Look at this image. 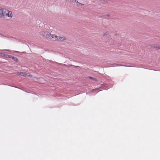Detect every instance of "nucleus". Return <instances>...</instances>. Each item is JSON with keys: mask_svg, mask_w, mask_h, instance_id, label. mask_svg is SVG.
Instances as JSON below:
<instances>
[{"mask_svg": "<svg viewBox=\"0 0 160 160\" xmlns=\"http://www.w3.org/2000/svg\"><path fill=\"white\" fill-rule=\"evenodd\" d=\"M40 34L47 38H51V34L48 31H42L41 32Z\"/></svg>", "mask_w": 160, "mask_h": 160, "instance_id": "f257e3e1", "label": "nucleus"}, {"mask_svg": "<svg viewBox=\"0 0 160 160\" xmlns=\"http://www.w3.org/2000/svg\"><path fill=\"white\" fill-rule=\"evenodd\" d=\"M7 13L6 14L4 15L3 18L10 17H12V12L11 11H6Z\"/></svg>", "mask_w": 160, "mask_h": 160, "instance_id": "f03ea898", "label": "nucleus"}, {"mask_svg": "<svg viewBox=\"0 0 160 160\" xmlns=\"http://www.w3.org/2000/svg\"><path fill=\"white\" fill-rule=\"evenodd\" d=\"M8 58H11L12 60L16 62H18V60L17 58L12 56L9 55V56H8Z\"/></svg>", "mask_w": 160, "mask_h": 160, "instance_id": "7ed1b4c3", "label": "nucleus"}, {"mask_svg": "<svg viewBox=\"0 0 160 160\" xmlns=\"http://www.w3.org/2000/svg\"><path fill=\"white\" fill-rule=\"evenodd\" d=\"M58 36L54 34H51V38H53L54 40L56 41L58 40Z\"/></svg>", "mask_w": 160, "mask_h": 160, "instance_id": "20e7f679", "label": "nucleus"}, {"mask_svg": "<svg viewBox=\"0 0 160 160\" xmlns=\"http://www.w3.org/2000/svg\"><path fill=\"white\" fill-rule=\"evenodd\" d=\"M66 38L64 37H59L58 38V41H63L64 40H65Z\"/></svg>", "mask_w": 160, "mask_h": 160, "instance_id": "39448f33", "label": "nucleus"}, {"mask_svg": "<svg viewBox=\"0 0 160 160\" xmlns=\"http://www.w3.org/2000/svg\"><path fill=\"white\" fill-rule=\"evenodd\" d=\"M152 47L155 48L156 50H158L160 49V45L158 44L154 45Z\"/></svg>", "mask_w": 160, "mask_h": 160, "instance_id": "423d86ee", "label": "nucleus"}, {"mask_svg": "<svg viewBox=\"0 0 160 160\" xmlns=\"http://www.w3.org/2000/svg\"><path fill=\"white\" fill-rule=\"evenodd\" d=\"M76 5L78 7L82 6V5H84V4H82L81 3H80V2H78V1H77V2H76Z\"/></svg>", "mask_w": 160, "mask_h": 160, "instance_id": "0eeeda50", "label": "nucleus"}, {"mask_svg": "<svg viewBox=\"0 0 160 160\" xmlns=\"http://www.w3.org/2000/svg\"><path fill=\"white\" fill-rule=\"evenodd\" d=\"M18 73H20V75L22 76L26 77L25 75H26V73L25 72H18Z\"/></svg>", "mask_w": 160, "mask_h": 160, "instance_id": "6e6552de", "label": "nucleus"}, {"mask_svg": "<svg viewBox=\"0 0 160 160\" xmlns=\"http://www.w3.org/2000/svg\"><path fill=\"white\" fill-rule=\"evenodd\" d=\"M3 11H0V17H4V14L3 13Z\"/></svg>", "mask_w": 160, "mask_h": 160, "instance_id": "1a4fd4ad", "label": "nucleus"}, {"mask_svg": "<svg viewBox=\"0 0 160 160\" xmlns=\"http://www.w3.org/2000/svg\"><path fill=\"white\" fill-rule=\"evenodd\" d=\"M9 55H8L6 53H3V54H2V56H5V57H6L7 58H8V56H9Z\"/></svg>", "mask_w": 160, "mask_h": 160, "instance_id": "9d476101", "label": "nucleus"}, {"mask_svg": "<svg viewBox=\"0 0 160 160\" xmlns=\"http://www.w3.org/2000/svg\"><path fill=\"white\" fill-rule=\"evenodd\" d=\"M89 78L91 79H92L93 80L95 81H97V79H96V78L92 77H89Z\"/></svg>", "mask_w": 160, "mask_h": 160, "instance_id": "9b49d317", "label": "nucleus"}, {"mask_svg": "<svg viewBox=\"0 0 160 160\" xmlns=\"http://www.w3.org/2000/svg\"><path fill=\"white\" fill-rule=\"evenodd\" d=\"M30 74L29 73H26V75H25V77H26L27 76H30Z\"/></svg>", "mask_w": 160, "mask_h": 160, "instance_id": "f8f14e48", "label": "nucleus"}, {"mask_svg": "<svg viewBox=\"0 0 160 160\" xmlns=\"http://www.w3.org/2000/svg\"><path fill=\"white\" fill-rule=\"evenodd\" d=\"M77 0H70V2H72L73 1H74L75 2H77Z\"/></svg>", "mask_w": 160, "mask_h": 160, "instance_id": "ddd939ff", "label": "nucleus"}, {"mask_svg": "<svg viewBox=\"0 0 160 160\" xmlns=\"http://www.w3.org/2000/svg\"><path fill=\"white\" fill-rule=\"evenodd\" d=\"M0 10H7V9L4 8H0Z\"/></svg>", "mask_w": 160, "mask_h": 160, "instance_id": "4468645a", "label": "nucleus"}, {"mask_svg": "<svg viewBox=\"0 0 160 160\" xmlns=\"http://www.w3.org/2000/svg\"><path fill=\"white\" fill-rule=\"evenodd\" d=\"M6 13H7L6 11H3V14H6Z\"/></svg>", "mask_w": 160, "mask_h": 160, "instance_id": "2eb2a0df", "label": "nucleus"}, {"mask_svg": "<svg viewBox=\"0 0 160 160\" xmlns=\"http://www.w3.org/2000/svg\"><path fill=\"white\" fill-rule=\"evenodd\" d=\"M108 33H107V32H106V33H104V35H103V36H105L107 35V34H108Z\"/></svg>", "mask_w": 160, "mask_h": 160, "instance_id": "dca6fc26", "label": "nucleus"}, {"mask_svg": "<svg viewBox=\"0 0 160 160\" xmlns=\"http://www.w3.org/2000/svg\"><path fill=\"white\" fill-rule=\"evenodd\" d=\"M107 17H109L110 16L108 14V15H107Z\"/></svg>", "mask_w": 160, "mask_h": 160, "instance_id": "f3484780", "label": "nucleus"}, {"mask_svg": "<svg viewBox=\"0 0 160 160\" xmlns=\"http://www.w3.org/2000/svg\"><path fill=\"white\" fill-rule=\"evenodd\" d=\"M3 50L9 51V50H6V49H5V50Z\"/></svg>", "mask_w": 160, "mask_h": 160, "instance_id": "a211bd4d", "label": "nucleus"}, {"mask_svg": "<svg viewBox=\"0 0 160 160\" xmlns=\"http://www.w3.org/2000/svg\"><path fill=\"white\" fill-rule=\"evenodd\" d=\"M2 55V53H0V55Z\"/></svg>", "mask_w": 160, "mask_h": 160, "instance_id": "6ab92c4d", "label": "nucleus"}, {"mask_svg": "<svg viewBox=\"0 0 160 160\" xmlns=\"http://www.w3.org/2000/svg\"><path fill=\"white\" fill-rule=\"evenodd\" d=\"M18 75H20V73H18Z\"/></svg>", "mask_w": 160, "mask_h": 160, "instance_id": "aec40b11", "label": "nucleus"}]
</instances>
